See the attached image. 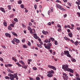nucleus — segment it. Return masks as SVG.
Wrapping results in <instances>:
<instances>
[{
    "label": "nucleus",
    "instance_id": "27",
    "mask_svg": "<svg viewBox=\"0 0 80 80\" xmlns=\"http://www.w3.org/2000/svg\"><path fill=\"white\" fill-rule=\"evenodd\" d=\"M54 42H55V45H57L58 44V42H57V41L56 40L54 41Z\"/></svg>",
    "mask_w": 80,
    "mask_h": 80
},
{
    "label": "nucleus",
    "instance_id": "50",
    "mask_svg": "<svg viewBox=\"0 0 80 80\" xmlns=\"http://www.w3.org/2000/svg\"><path fill=\"white\" fill-rule=\"evenodd\" d=\"M50 38L52 40V41H54V40H55V39H54L53 38Z\"/></svg>",
    "mask_w": 80,
    "mask_h": 80
},
{
    "label": "nucleus",
    "instance_id": "60",
    "mask_svg": "<svg viewBox=\"0 0 80 80\" xmlns=\"http://www.w3.org/2000/svg\"><path fill=\"white\" fill-rule=\"evenodd\" d=\"M28 60L29 62H32V60L31 59H28Z\"/></svg>",
    "mask_w": 80,
    "mask_h": 80
},
{
    "label": "nucleus",
    "instance_id": "1",
    "mask_svg": "<svg viewBox=\"0 0 80 80\" xmlns=\"http://www.w3.org/2000/svg\"><path fill=\"white\" fill-rule=\"evenodd\" d=\"M8 76L9 77L10 80H14L15 78H17L18 76H17V73H14L13 74H12L11 73H9L8 74Z\"/></svg>",
    "mask_w": 80,
    "mask_h": 80
},
{
    "label": "nucleus",
    "instance_id": "61",
    "mask_svg": "<svg viewBox=\"0 0 80 80\" xmlns=\"http://www.w3.org/2000/svg\"><path fill=\"white\" fill-rule=\"evenodd\" d=\"M12 43L13 44H15V42H14V41H13V40H12Z\"/></svg>",
    "mask_w": 80,
    "mask_h": 80
},
{
    "label": "nucleus",
    "instance_id": "14",
    "mask_svg": "<svg viewBox=\"0 0 80 80\" xmlns=\"http://www.w3.org/2000/svg\"><path fill=\"white\" fill-rule=\"evenodd\" d=\"M68 36L70 37H71V38H72V35H73V34H72V33L70 32V33H68Z\"/></svg>",
    "mask_w": 80,
    "mask_h": 80
},
{
    "label": "nucleus",
    "instance_id": "49",
    "mask_svg": "<svg viewBox=\"0 0 80 80\" xmlns=\"http://www.w3.org/2000/svg\"><path fill=\"white\" fill-rule=\"evenodd\" d=\"M30 32L31 34H33V32H32V29L31 30H30Z\"/></svg>",
    "mask_w": 80,
    "mask_h": 80
},
{
    "label": "nucleus",
    "instance_id": "64",
    "mask_svg": "<svg viewBox=\"0 0 80 80\" xmlns=\"http://www.w3.org/2000/svg\"><path fill=\"white\" fill-rule=\"evenodd\" d=\"M51 22H49L48 23V25H51Z\"/></svg>",
    "mask_w": 80,
    "mask_h": 80
},
{
    "label": "nucleus",
    "instance_id": "7",
    "mask_svg": "<svg viewBox=\"0 0 80 80\" xmlns=\"http://www.w3.org/2000/svg\"><path fill=\"white\" fill-rule=\"evenodd\" d=\"M13 40L14 42H15L16 43H20V40H19L18 39H17L16 38H14L13 39Z\"/></svg>",
    "mask_w": 80,
    "mask_h": 80
},
{
    "label": "nucleus",
    "instance_id": "48",
    "mask_svg": "<svg viewBox=\"0 0 80 80\" xmlns=\"http://www.w3.org/2000/svg\"><path fill=\"white\" fill-rule=\"evenodd\" d=\"M67 14H65L63 15V17L64 18H65L66 17H67Z\"/></svg>",
    "mask_w": 80,
    "mask_h": 80
},
{
    "label": "nucleus",
    "instance_id": "10",
    "mask_svg": "<svg viewBox=\"0 0 80 80\" xmlns=\"http://www.w3.org/2000/svg\"><path fill=\"white\" fill-rule=\"evenodd\" d=\"M8 72L9 73H14V72L13 71H12V70H10V69L8 68L7 69Z\"/></svg>",
    "mask_w": 80,
    "mask_h": 80
},
{
    "label": "nucleus",
    "instance_id": "45",
    "mask_svg": "<svg viewBox=\"0 0 80 80\" xmlns=\"http://www.w3.org/2000/svg\"><path fill=\"white\" fill-rule=\"evenodd\" d=\"M3 25L4 26H7V23H6V22H4L3 23Z\"/></svg>",
    "mask_w": 80,
    "mask_h": 80
},
{
    "label": "nucleus",
    "instance_id": "35",
    "mask_svg": "<svg viewBox=\"0 0 80 80\" xmlns=\"http://www.w3.org/2000/svg\"><path fill=\"white\" fill-rule=\"evenodd\" d=\"M8 8L9 10H11V6H10V5H9L8 6Z\"/></svg>",
    "mask_w": 80,
    "mask_h": 80
},
{
    "label": "nucleus",
    "instance_id": "6",
    "mask_svg": "<svg viewBox=\"0 0 80 80\" xmlns=\"http://www.w3.org/2000/svg\"><path fill=\"white\" fill-rule=\"evenodd\" d=\"M47 77H49V78H51L52 77H53V74L50 73V72H48V74L47 75Z\"/></svg>",
    "mask_w": 80,
    "mask_h": 80
},
{
    "label": "nucleus",
    "instance_id": "11",
    "mask_svg": "<svg viewBox=\"0 0 80 80\" xmlns=\"http://www.w3.org/2000/svg\"><path fill=\"white\" fill-rule=\"evenodd\" d=\"M67 71L68 72H70L72 73H73V70L72 69H70L69 68V69Z\"/></svg>",
    "mask_w": 80,
    "mask_h": 80
},
{
    "label": "nucleus",
    "instance_id": "31",
    "mask_svg": "<svg viewBox=\"0 0 80 80\" xmlns=\"http://www.w3.org/2000/svg\"><path fill=\"white\" fill-rule=\"evenodd\" d=\"M72 62H76V60L75 59H71Z\"/></svg>",
    "mask_w": 80,
    "mask_h": 80
},
{
    "label": "nucleus",
    "instance_id": "56",
    "mask_svg": "<svg viewBox=\"0 0 80 80\" xmlns=\"http://www.w3.org/2000/svg\"><path fill=\"white\" fill-rule=\"evenodd\" d=\"M76 77H80V76H79V75H78V74H76Z\"/></svg>",
    "mask_w": 80,
    "mask_h": 80
},
{
    "label": "nucleus",
    "instance_id": "25",
    "mask_svg": "<svg viewBox=\"0 0 80 80\" xmlns=\"http://www.w3.org/2000/svg\"><path fill=\"white\" fill-rule=\"evenodd\" d=\"M28 30H32V28L30 27V26H28Z\"/></svg>",
    "mask_w": 80,
    "mask_h": 80
},
{
    "label": "nucleus",
    "instance_id": "20",
    "mask_svg": "<svg viewBox=\"0 0 80 80\" xmlns=\"http://www.w3.org/2000/svg\"><path fill=\"white\" fill-rule=\"evenodd\" d=\"M20 63H22V65H25V63L23 62L22 60L20 61Z\"/></svg>",
    "mask_w": 80,
    "mask_h": 80
},
{
    "label": "nucleus",
    "instance_id": "36",
    "mask_svg": "<svg viewBox=\"0 0 80 80\" xmlns=\"http://www.w3.org/2000/svg\"><path fill=\"white\" fill-rule=\"evenodd\" d=\"M22 68H25V69H27V66H22Z\"/></svg>",
    "mask_w": 80,
    "mask_h": 80
},
{
    "label": "nucleus",
    "instance_id": "13",
    "mask_svg": "<svg viewBox=\"0 0 80 80\" xmlns=\"http://www.w3.org/2000/svg\"><path fill=\"white\" fill-rule=\"evenodd\" d=\"M0 10H1L2 12H4V13H5V9L3 8L0 7Z\"/></svg>",
    "mask_w": 80,
    "mask_h": 80
},
{
    "label": "nucleus",
    "instance_id": "43",
    "mask_svg": "<svg viewBox=\"0 0 80 80\" xmlns=\"http://www.w3.org/2000/svg\"><path fill=\"white\" fill-rule=\"evenodd\" d=\"M8 66L9 67H11L12 66V64H8Z\"/></svg>",
    "mask_w": 80,
    "mask_h": 80
},
{
    "label": "nucleus",
    "instance_id": "29",
    "mask_svg": "<svg viewBox=\"0 0 80 80\" xmlns=\"http://www.w3.org/2000/svg\"><path fill=\"white\" fill-rule=\"evenodd\" d=\"M36 80H40V78L39 77H36Z\"/></svg>",
    "mask_w": 80,
    "mask_h": 80
},
{
    "label": "nucleus",
    "instance_id": "55",
    "mask_svg": "<svg viewBox=\"0 0 80 80\" xmlns=\"http://www.w3.org/2000/svg\"><path fill=\"white\" fill-rule=\"evenodd\" d=\"M22 42H23V43L24 42H25V39H22Z\"/></svg>",
    "mask_w": 80,
    "mask_h": 80
},
{
    "label": "nucleus",
    "instance_id": "26",
    "mask_svg": "<svg viewBox=\"0 0 80 80\" xmlns=\"http://www.w3.org/2000/svg\"><path fill=\"white\" fill-rule=\"evenodd\" d=\"M22 0H20L18 1V4H21V3H22Z\"/></svg>",
    "mask_w": 80,
    "mask_h": 80
},
{
    "label": "nucleus",
    "instance_id": "24",
    "mask_svg": "<svg viewBox=\"0 0 80 80\" xmlns=\"http://www.w3.org/2000/svg\"><path fill=\"white\" fill-rule=\"evenodd\" d=\"M60 10H62L63 11H66V10L65 9H64L63 8L61 7V8H60Z\"/></svg>",
    "mask_w": 80,
    "mask_h": 80
},
{
    "label": "nucleus",
    "instance_id": "42",
    "mask_svg": "<svg viewBox=\"0 0 80 80\" xmlns=\"http://www.w3.org/2000/svg\"><path fill=\"white\" fill-rule=\"evenodd\" d=\"M58 32H61L62 31V29L59 28L58 29Z\"/></svg>",
    "mask_w": 80,
    "mask_h": 80
},
{
    "label": "nucleus",
    "instance_id": "33",
    "mask_svg": "<svg viewBox=\"0 0 80 80\" xmlns=\"http://www.w3.org/2000/svg\"><path fill=\"white\" fill-rule=\"evenodd\" d=\"M12 58L13 60H14V61H17L16 59H15V58H14V57H12Z\"/></svg>",
    "mask_w": 80,
    "mask_h": 80
},
{
    "label": "nucleus",
    "instance_id": "2",
    "mask_svg": "<svg viewBox=\"0 0 80 80\" xmlns=\"http://www.w3.org/2000/svg\"><path fill=\"white\" fill-rule=\"evenodd\" d=\"M68 67V65L65 64L62 66V69H64L65 71H67L69 68Z\"/></svg>",
    "mask_w": 80,
    "mask_h": 80
},
{
    "label": "nucleus",
    "instance_id": "4",
    "mask_svg": "<svg viewBox=\"0 0 80 80\" xmlns=\"http://www.w3.org/2000/svg\"><path fill=\"white\" fill-rule=\"evenodd\" d=\"M52 43H48L47 44V46L48 47H47V49H48V50H50V49H51V48L50 47L51 46H52Z\"/></svg>",
    "mask_w": 80,
    "mask_h": 80
},
{
    "label": "nucleus",
    "instance_id": "44",
    "mask_svg": "<svg viewBox=\"0 0 80 80\" xmlns=\"http://www.w3.org/2000/svg\"><path fill=\"white\" fill-rule=\"evenodd\" d=\"M28 45H29V46H30V45H31V43L29 41L28 42Z\"/></svg>",
    "mask_w": 80,
    "mask_h": 80
},
{
    "label": "nucleus",
    "instance_id": "18",
    "mask_svg": "<svg viewBox=\"0 0 80 80\" xmlns=\"http://www.w3.org/2000/svg\"><path fill=\"white\" fill-rule=\"evenodd\" d=\"M49 72L52 74H54V73H55V72L53 70H51V71H49Z\"/></svg>",
    "mask_w": 80,
    "mask_h": 80
},
{
    "label": "nucleus",
    "instance_id": "8",
    "mask_svg": "<svg viewBox=\"0 0 80 80\" xmlns=\"http://www.w3.org/2000/svg\"><path fill=\"white\" fill-rule=\"evenodd\" d=\"M5 35L6 37H9V38H10L11 37V35H10V34L8 33H6Z\"/></svg>",
    "mask_w": 80,
    "mask_h": 80
},
{
    "label": "nucleus",
    "instance_id": "9",
    "mask_svg": "<svg viewBox=\"0 0 80 80\" xmlns=\"http://www.w3.org/2000/svg\"><path fill=\"white\" fill-rule=\"evenodd\" d=\"M33 35L34 36L33 37L34 38H35V39H37V38H38V37L37 36V34H33Z\"/></svg>",
    "mask_w": 80,
    "mask_h": 80
},
{
    "label": "nucleus",
    "instance_id": "21",
    "mask_svg": "<svg viewBox=\"0 0 80 80\" xmlns=\"http://www.w3.org/2000/svg\"><path fill=\"white\" fill-rule=\"evenodd\" d=\"M5 78L6 80H9L10 79V77H9L8 76H6L4 77Z\"/></svg>",
    "mask_w": 80,
    "mask_h": 80
},
{
    "label": "nucleus",
    "instance_id": "58",
    "mask_svg": "<svg viewBox=\"0 0 80 80\" xmlns=\"http://www.w3.org/2000/svg\"><path fill=\"white\" fill-rule=\"evenodd\" d=\"M69 50L70 52H72V49H70V48H69Z\"/></svg>",
    "mask_w": 80,
    "mask_h": 80
},
{
    "label": "nucleus",
    "instance_id": "12",
    "mask_svg": "<svg viewBox=\"0 0 80 80\" xmlns=\"http://www.w3.org/2000/svg\"><path fill=\"white\" fill-rule=\"evenodd\" d=\"M42 33L44 34V35H46L47 33L48 34V31H45L44 30L42 31Z\"/></svg>",
    "mask_w": 80,
    "mask_h": 80
},
{
    "label": "nucleus",
    "instance_id": "63",
    "mask_svg": "<svg viewBox=\"0 0 80 80\" xmlns=\"http://www.w3.org/2000/svg\"><path fill=\"white\" fill-rule=\"evenodd\" d=\"M77 14H78V15H79V16L78 17H80V13L79 12H77Z\"/></svg>",
    "mask_w": 80,
    "mask_h": 80
},
{
    "label": "nucleus",
    "instance_id": "32",
    "mask_svg": "<svg viewBox=\"0 0 80 80\" xmlns=\"http://www.w3.org/2000/svg\"><path fill=\"white\" fill-rule=\"evenodd\" d=\"M57 27H59L60 28H62V26H61V25H60L59 24L57 25Z\"/></svg>",
    "mask_w": 80,
    "mask_h": 80
},
{
    "label": "nucleus",
    "instance_id": "23",
    "mask_svg": "<svg viewBox=\"0 0 80 80\" xmlns=\"http://www.w3.org/2000/svg\"><path fill=\"white\" fill-rule=\"evenodd\" d=\"M44 46L45 47V48H46L47 49V44L46 43H44L43 44Z\"/></svg>",
    "mask_w": 80,
    "mask_h": 80
},
{
    "label": "nucleus",
    "instance_id": "62",
    "mask_svg": "<svg viewBox=\"0 0 80 80\" xmlns=\"http://www.w3.org/2000/svg\"><path fill=\"white\" fill-rule=\"evenodd\" d=\"M40 45H42L43 44V43L42 42H40Z\"/></svg>",
    "mask_w": 80,
    "mask_h": 80
},
{
    "label": "nucleus",
    "instance_id": "57",
    "mask_svg": "<svg viewBox=\"0 0 80 80\" xmlns=\"http://www.w3.org/2000/svg\"><path fill=\"white\" fill-rule=\"evenodd\" d=\"M51 11L52 12H53V8L52 7V8H51Z\"/></svg>",
    "mask_w": 80,
    "mask_h": 80
},
{
    "label": "nucleus",
    "instance_id": "46",
    "mask_svg": "<svg viewBox=\"0 0 80 80\" xmlns=\"http://www.w3.org/2000/svg\"><path fill=\"white\" fill-rule=\"evenodd\" d=\"M69 75L71 77H72V76H73V74H71L70 73H69Z\"/></svg>",
    "mask_w": 80,
    "mask_h": 80
},
{
    "label": "nucleus",
    "instance_id": "28",
    "mask_svg": "<svg viewBox=\"0 0 80 80\" xmlns=\"http://www.w3.org/2000/svg\"><path fill=\"white\" fill-rule=\"evenodd\" d=\"M8 30H12V28H11L10 26H8Z\"/></svg>",
    "mask_w": 80,
    "mask_h": 80
},
{
    "label": "nucleus",
    "instance_id": "37",
    "mask_svg": "<svg viewBox=\"0 0 80 80\" xmlns=\"http://www.w3.org/2000/svg\"><path fill=\"white\" fill-rule=\"evenodd\" d=\"M0 61L3 62V59L2 58L0 57Z\"/></svg>",
    "mask_w": 80,
    "mask_h": 80
},
{
    "label": "nucleus",
    "instance_id": "34",
    "mask_svg": "<svg viewBox=\"0 0 80 80\" xmlns=\"http://www.w3.org/2000/svg\"><path fill=\"white\" fill-rule=\"evenodd\" d=\"M10 26L11 27H14V24H10Z\"/></svg>",
    "mask_w": 80,
    "mask_h": 80
},
{
    "label": "nucleus",
    "instance_id": "52",
    "mask_svg": "<svg viewBox=\"0 0 80 80\" xmlns=\"http://www.w3.org/2000/svg\"><path fill=\"white\" fill-rule=\"evenodd\" d=\"M33 70H37V68L33 67Z\"/></svg>",
    "mask_w": 80,
    "mask_h": 80
},
{
    "label": "nucleus",
    "instance_id": "59",
    "mask_svg": "<svg viewBox=\"0 0 80 80\" xmlns=\"http://www.w3.org/2000/svg\"><path fill=\"white\" fill-rule=\"evenodd\" d=\"M61 55H62V56H63V55H64V53H63V52L61 53Z\"/></svg>",
    "mask_w": 80,
    "mask_h": 80
},
{
    "label": "nucleus",
    "instance_id": "16",
    "mask_svg": "<svg viewBox=\"0 0 80 80\" xmlns=\"http://www.w3.org/2000/svg\"><path fill=\"white\" fill-rule=\"evenodd\" d=\"M45 43H50V41L48 39H46L45 41H44Z\"/></svg>",
    "mask_w": 80,
    "mask_h": 80
},
{
    "label": "nucleus",
    "instance_id": "30",
    "mask_svg": "<svg viewBox=\"0 0 80 80\" xmlns=\"http://www.w3.org/2000/svg\"><path fill=\"white\" fill-rule=\"evenodd\" d=\"M78 42L76 41V42H74V44L77 46L78 45Z\"/></svg>",
    "mask_w": 80,
    "mask_h": 80
},
{
    "label": "nucleus",
    "instance_id": "53",
    "mask_svg": "<svg viewBox=\"0 0 80 80\" xmlns=\"http://www.w3.org/2000/svg\"><path fill=\"white\" fill-rule=\"evenodd\" d=\"M67 32H68V33H70V29H67Z\"/></svg>",
    "mask_w": 80,
    "mask_h": 80
},
{
    "label": "nucleus",
    "instance_id": "47",
    "mask_svg": "<svg viewBox=\"0 0 80 80\" xmlns=\"http://www.w3.org/2000/svg\"><path fill=\"white\" fill-rule=\"evenodd\" d=\"M37 4H35L34 5V8H35V10H36V9H37Z\"/></svg>",
    "mask_w": 80,
    "mask_h": 80
},
{
    "label": "nucleus",
    "instance_id": "39",
    "mask_svg": "<svg viewBox=\"0 0 80 80\" xmlns=\"http://www.w3.org/2000/svg\"><path fill=\"white\" fill-rule=\"evenodd\" d=\"M21 7L22 8H24V6L23 4H21Z\"/></svg>",
    "mask_w": 80,
    "mask_h": 80
},
{
    "label": "nucleus",
    "instance_id": "22",
    "mask_svg": "<svg viewBox=\"0 0 80 80\" xmlns=\"http://www.w3.org/2000/svg\"><path fill=\"white\" fill-rule=\"evenodd\" d=\"M37 46L38 47H39V48H42V46L40 44H37Z\"/></svg>",
    "mask_w": 80,
    "mask_h": 80
},
{
    "label": "nucleus",
    "instance_id": "17",
    "mask_svg": "<svg viewBox=\"0 0 80 80\" xmlns=\"http://www.w3.org/2000/svg\"><path fill=\"white\" fill-rule=\"evenodd\" d=\"M12 34L14 36H15L16 37H18V35H17V34L16 33H15V32H12Z\"/></svg>",
    "mask_w": 80,
    "mask_h": 80
},
{
    "label": "nucleus",
    "instance_id": "15",
    "mask_svg": "<svg viewBox=\"0 0 80 80\" xmlns=\"http://www.w3.org/2000/svg\"><path fill=\"white\" fill-rule=\"evenodd\" d=\"M56 7H57L58 8H59V9H60L62 7V6L59 4H56Z\"/></svg>",
    "mask_w": 80,
    "mask_h": 80
},
{
    "label": "nucleus",
    "instance_id": "19",
    "mask_svg": "<svg viewBox=\"0 0 80 80\" xmlns=\"http://www.w3.org/2000/svg\"><path fill=\"white\" fill-rule=\"evenodd\" d=\"M64 39H65V40H70V39L66 37H64Z\"/></svg>",
    "mask_w": 80,
    "mask_h": 80
},
{
    "label": "nucleus",
    "instance_id": "5",
    "mask_svg": "<svg viewBox=\"0 0 80 80\" xmlns=\"http://www.w3.org/2000/svg\"><path fill=\"white\" fill-rule=\"evenodd\" d=\"M48 67L49 68H52V69H53V70H57V69H56V68L53 66H51L50 65H48Z\"/></svg>",
    "mask_w": 80,
    "mask_h": 80
},
{
    "label": "nucleus",
    "instance_id": "54",
    "mask_svg": "<svg viewBox=\"0 0 80 80\" xmlns=\"http://www.w3.org/2000/svg\"><path fill=\"white\" fill-rule=\"evenodd\" d=\"M56 2H57L58 3V2H60V3H61V2H62L61 1H59V0H56Z\"/></svg>",
    "mask_w": 80,
    "mask_h": 80
},
{
    "label": "nucleus",
    "instance_id": "3",
    "mask_svg": "<svg viewBox=\"0 0 80 80\" xmlns=\"http://www.w3.org/2000/svg\"><path fill=\"white\" fill-rule=\"evenodd\" d=\"M64 55H66L67 57H71V55H70L69 51H64Z\"/></svg>",
    "mask_w": 80,
    "mask_h": 80
},
{
    "label": "nucleus",
    "instance_id": "38",
    "mask_svg": "<svg viewBox=\"0 0 80 80\" xmlns=\"http://www.w3.org/2000/svg\"><path fill=\"white\" fill-rule=\"evenodd\" d=\"M49 51L50 52V53H51L52 54V50L51 49H49Z\"/></svg>",
    "mask_w": 80,
    "mask_h": 80
},
{
    "label": "nucleus",
    "instance_id": "41",
    "mask_svg": "<svg viewBox=\"0 0 80 80\" xmlns=\"http://www.w3.org/2000/svg\"><path fill=\"white\" fill-rule=\"evenodd\" d=\"M14 21L15 22H18V20L17 18H15L14 19Z\"/></svg>",
    "mask_w": 80,
    "mask_h": 80
},
{
    "label": "nucleus",
    "instance_id": "51",
    "mask_svg": "<svg viewBox=\"0 0 80 80\" xmlns=\"http://www.w3.org/2000/svg\"><path fill=\"white\" fill-rule=\"evenodd\" d=\"M29 25L30 26H32V24L31 22H29Z\"/></svg>",
    "mask_w": 80,
    "mask_h": 80
},
{
    "label": "nucleus",
    "instance_id": "40",
    "mask_svg": "<svg viewBox=\"0 0 80 80\" xmlns=\"http://www.w3.org/2000/svg\"><path fill=\"white\" fill-rule=\"evenodd\" d=\"M23 48H27V46L24 45H23Z\"/></svg>",
    "mask_w": 80,
    "mask_h": 80
}]
</instances>
